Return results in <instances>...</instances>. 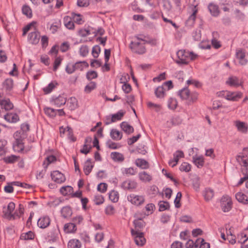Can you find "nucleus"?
Wrapping results in <instances>:
<instances>
[{"mask_svg":"<svg viewBox=\"0 0 248 248\" xmlns=\"http://www.w3.org/2000/svg\"><path fill=\"white\" fill-rule=\"evenodd\" d=\"M16 205L14 202H10L6 207L3 208V213L5 218L9 220H15L20 218L24 213V208L23 205L20 204L15 211Z\"/></svg>","mask_w":248,"mask_h":248,"instance_id":"f257e3e1","label":"nucleus"},{"mask_svg":"<svg viewBox=\"0 0 248 248\" xmlns=\"http://www.w3.org/2000/svg\"><path fill=\"white\" fill-rule=\"evenodd\" d=\"M35 22H31L27 25L24 28L23 32V35L24 36L29 31H33L29 34L28 40L31 44L33 45L37 44L39 42L40 37L39 32L35 31Z\"/></svg>","mask_w":248,"mask_h":248,"instance_id":"f03ea898","label":"nucleus"},{"mask_svg":"<svg viewBox=\"0 0 248 248\" xmlns=\"http://www.w3.org/2000/svg\"><path fill=\"white\" fill-rule=\"evenodd\" d=\"M177 56L178 60H176V62L178 64H187L190 61L195 60L198 57L197 54L184 50H179Z\"/></svg>","mask_w":248,"mask_h":248,"instance_id":"7ed1b4c3","label":"nucleus"},{"mask_svg":"<svg viewBox=\"0 0 248 248\" xmlns=\"http://www.w3.org/2000/svg\"><path fill=\"white\" fill-rule=\"evenodd\" d=\"M145 41L140 38H135L130 44V48L133 52L142 54L145 52Z\"/></svg>","mask_w":248,"mask_h":248,"instance_id":"20e7f679","label":"nucleus"},{"mask_svg":"<svg viewBox=\"0 0 248 248\" xmlns=\"http://www.w3.org/2000/svg\"><path fill=\"white\" fill-rule=\"evenodd\" d=\"M180 97L184 100H186L189 102H194L198 99V94L196 92L190 93L187 88L182 90L179 92Z\"/></svg>","mask_w":248,"mask_h":248,"instance_id":"39448f33","label":"nucleus"},{"mask_svg":"<svg viewBox=\"0 0 248 248\" xmlns=\"http://www.w3.org/2000/svg\"><path fill=\"white\" fill-rule=\"evenodd\" d=\"M217 94L218 96L223 97L231 101H236L242 96V93L241 92H231L227 91H223L217 93Z\"/></svg>","mask_w":248,"mask_h":248,"instance_id":"423d86ee","label":"nucleus"},{"mask_svg":"<svg viewBox=\"0 0 248 248\" xmlns=\"http://www.w3.org/2000/svg\"><path fill=\"white\" fill-rule=\"evenodd\" d=\"M232 202L231 197L228 195L223 196L220 200V207L224 212H229L232 208Z\"/></svg>","mask_w":248,"mask_h":248,"instance_id":"0eeeda50","label":"nucleus"},{"mask_svg":"<svg viewBox=\"0 0 248 248\" xmlns=\"http://www.w3.org/2000/svg\"><path fill=\"white\" fill-rule=\"evenodd\" d=\"M131 232L136 245L142 246L145 244L146 239L144 237L143 233L135 231L133 229H131Z\"/></svg>","mask_w":248,"mask_h":248,"instance_id":"6e6552de","label":"nucleus"},{"mask_svg":"<svg viewBox=\"0 0 248 248\" xmlns=\"http://www.w3.org/2000/svg\"><path fill=\"white\" fill-rule=\"evenodd\" d=\"M127 200L132 204L136 206H139L144 203L145 198L142 195L131 194L127 196Z\"/></svg>","mask_w":248,"mask_h":248,"instance_id":"1a4fd4ad","label":"nucleus"},{"mask_svg":"<svg viewBox=\"0 0 248 248\" xmlns=\"http://www.w3.org/2000/svg\"><path fill=\"white\" fill-rule=\"evenodd\" d=\"M50 176L52 180L57 184H62L66 180L64 175L59 170L51 171Z\"/></svg>","mask_w":248,"mask_h":248,"instance_id":"9d476101","label":"nucleus"},{"mask_svg":"<svg viewBox=\"0 0 248 248\" xmlns=\"http://www.w3.org/2000/svg\"><path fill=\"white\" fill-rule=\"evenodd\" d=\"M235 56L240 64L246 65L248 63V60L246 59V52L244 49H238L236 50Z\"/></svg>","mask_w":248,"mask_h":248,"instance_id":"9b49d317","label":"nucleus"},{"mask_svg":"<svg viewBox=\"0 0 248 248\" xmlns=\"http://www.w3.org/2000/svg\"><path fill=\"white\" fill-rule=\"evenodd\" d=\"M233 125L236 128L238 132L244 134L247 133L248 125L246 122L240 120H236L233 122Z\"/></svg>","mask_w":248,"mask_h":248,"instance_id":"f8f14e48","label":"nucleus"},{"mask_svg":"<svg viewBox=\"0 0 248 248\" xmlns=\"http://www.w3.org/2000/svg\"><path fill=\"white\" fill-rule=\"evenodd\" d=\"M122 187L125 189L133 190L137 187V183L133 180H127L123 182Z\"/></svg>","mask_w":248,"mask_h":248,"instance_id":"ddd939ff","label":"nucleus"},{"mask_svg":"<svg viewBox=\"0 0 248 248\" xmlns=\"http://www.w3.org/2000/svg\"><path fill=\"white\" fill-rule=\"evenodd\" d=\"M0 106L2 109H4L5 110H11L14 107L13 103L8 98L0 99Z\"/></svg>","mask_w":248,"mask_h":248,"instance_id":"4468645a","label":"nucleus"},{"mask_svg":"<svg viewBox=\"0 0 248 248\" xmlns=\"http://www.w3.org/2000/svg\"><path fill=\"white\" fill-rule=\"evenodd\" d=\"M66 98L64 95H59L52 100L51 101L52 104L55 105L57 107H60L62 105H64L66 102Z\"/></svg>","mask_w":248,"mask_h":248,"instance_id":"2eb2a0df","label":"nucleus"},{"mask_svg":"<svg viewBox=\"0 0 248 248\" xmlns=\"http://www.w3.org/2000/svg\"><path fill=\"white\" fill-rule=\"evenodd\" d=\"M138 176L140 180L143 183H149L153 179L152 176L145 171L140 172Z\"/></svg>","mask_w":248,"mask_h":248,"instance_id":"dca6fc26","label":"nucleus"},{"mask_svg":"<svg viewBox=\"0 0 248 248\" xmlns=\"http://www.w3.org/2000/svg\"><path fill=\"white\" fill-rule=\"evenodd\" d=\"M50 223V218L47 216H44L39 219L37 225L41 228H46L49 225Z\"/></svg>","mask_w":248,"mask_h":248,"instance_id":"f3484780","label":"nucleus"},{"mask_svg":"<svg viewBox=\"0 0 248 248\" xmlns=\"http://www.w3.org/2000/svg\"><path fill=\"white\" fill-rule=\"evenodd\" d=\"M4 119L8 122L15 123L19 120L18 115L16 113H8L4 116Z\"/></svg>","mask_w":248,"mask_h":248,"instance_id":"a211bd4d","label":"nucleus"},{"mask_svg":"<svg viewBox=\"0 0 248 248\" xmlns=\"http://www.w3.org/2000/svg\"><path fill=\"white\" fill-rule=\"evenodd\" d=\"M242 81L236 77L232 76L228 78L226 84L231 86L238 87L241 85Z\"/></svg>","mask_w":248,"mask_h":248,"instance_id":"6ab92c4d","label":"nucleus"},{"mask_svg":"<svg viewBox=\"0 0 248 248\" xmlns=\"http://www.w3.org/2000/svg\"><path fill=\"white\" fill-rule=\"evenodd\" d=\"M194 164L198 168H202L204 164V158L202 155H196L192 157Z\"/></svg>","mask_w":248,"mask_h":248,"instance_id":"aec40b11","label":"nucleus"},{"mask_svg":"<svg viewBox=\"0 0 248 248\" xmlns=\"http://www.w3.org/2000/svg\"><path fill=\"white\" fill-rule=\"evenodd\" d=\"M64 26L69 30H73L75 28V25L71 16H65L63 19Z\"/></svg>","mask_w":248,"mask_h":248,"instance_id":"412c9836","label":"nucleus"},{"mask_svg":"<svg viewBox=\"0 0 248 248\" xmlns=\"http://www.w3.org/2000/svg\"><path fill=\"white\" fill-rule=\"evenodd\" d=\"M67 106L69 109L73 110L78 107V102L77 99L74 97L69 98L67 101Z\"/></svg>","mask_w":248,"mask_h":248,"instance_id":"4be33fe9","label":"nucleus"},{"mask_svg":"<svg viewBox=\"0 0 248 248\" xmlns=\"http://www.w3.org/2000/svg\"><path fill=\"white\" fill-rule=\"evenodd\" d=\"M125 112L123 110H120L117 113L112 114L109 122H107L106 124H108L111 123L116 122V121L121 120L123 117Z\"/></svg>","mask_w":248,"mask_h":248,"instance_id":"5701e85b","label":"nucleus"},{"mask_svg":"<svg viewBox=\"0 0 248 248\" xmlns=\"http://www.w3.org/2000/svg\"><path fill=\"white\" fill-rule=\"evenodd\" d=\"M13 149L16 152H21L24 149L23 140L21 139H16L13 143Z\"/></svg>","mask_w":248,"mask_h":248,"instance_id":"b1692460","label":"nucleus"},{"mask_svg":"<svg viewBox=\"0 0 248 248\" xmlns=\"http://www.w3.org/2000/svg\"><path fill=\"white\" fill-rule=\"evenodd\" d=\"M235 198L239 202L244 204H248V197L242 192H237L235 194Z\"/></svg>","mask_w":248,"mask_h":248,"instance_id":"393cba45","label":"nucleus"},{"mask_svg":"<svg viewBox=\"0 0 248 248\" xmlns=\"http://www.w3.org/2000/svg\"><path fill=\"white\" fill-rule=\"evenodd\" d=\"M202 195L206 201H209L214 197V192L210 188H206L203 191Z\"/></svg>","mask_w":248,"mask_h":248,"instance_id":"a878e982","label":"nucleus"},{"mask_svg":"<svg viewBox=\"0 0 248 248\" xmlns=\"http://www.w3.org/2000/svg\"><path fill=\"white\" fill-rule=\"evenodd\" d=\"M56 160V157L53 155L47 156L43 164V167L45 169H46L48 166L51 163H54Z\"/></svg>","mask_w":248,"mask_h":248,"instance_id":"bb28decb","label":"nucleus"},{"mask_svg":"<svg viewBox=\"0 0 248 248\" xmlns=\"http://www.w3.org/2000/svg\"><path fill=\"white\" fill-rule=\"evenodd\" d=\"M112 159L115 162H123L124 159V155L119 152H112L110 154Z\"/></svg>","mask_w":248,"mask_h":248,"instance_id":"cd10ccee","label":"nucleus"},{"mask_svg":"<svg viewBox=\"0 0 248 248\" xmlns=\"http://www.w3.org/2000/svg\"><path fill=\"white\" fill-rule=\"evenodd\" d=\"M81 242L77 239H72L69 241L67 247L68 248H80L81 247Z\"/></svg>","mask_w":248,"mask_h":248,"instance_id":"c85d7f7f","label":"nucleus"},{"mask_svg":"<svg viewBox=\"0 0 248 248\" xmlns=\"http://www.w3.org/2000/svg\"><path fill=\"white\" fill-rule=\"evenodd\" d=\"M121 172L124 175L126 176L134 175L136 174V169L133 167L123 168L121 169Z\"/></svg>","mask_w":248,"mask_h":248,"instance_id":"c756f323","label":"nucleus"},{"mask_svg":"<svg viewBox=\"0 0 248 248\" xmlns=\"http://www.w3.org/2000/svg\"><path fill=\"white\" fill-rule=\"evenodd\" d=\"M135 164L142 169H146L149 167L148 162L143 159H137L135 161Z\"/></svg>","mask_w":248,"mask_h":248,"instance_id":"7c9ffc66","label":"nucleus"},{"mask_svg":"<svg viewBox=\"0 0 248 248\" xmlns=\"http://www.w3.org/2000/svg\"><path fill=\"white\" fill-rule=\"evenodd\" d=\"M208 9L212 16H217L219 14L218 7L216 4L210 3L208 5Z\"/></svg>","mask_w":248,"mask_h":248,"instance_id":"2f4dec72","label":"nucleus"},{"mask_svg":"<svg viewBox=\"0 0 248 248\" xmlns=\"http://www.w3.org/2000/svg\"><path fill=\"white\" fill-rule=\"evenodd\" d=\"M76 230L77 227L74 223H69L64 225V231L66 233L75 232Z\"/></svg>","mask_w":248,"mask_h":248,"instance_id":"473e14b6","label":"nucleus"},{"mask_svg":"<svg viewBox=\"0 0 248 248\" xmlns=\"http://www.w3.org/2000/svg\"><path fill=\"white\" fill-rule=\"evenodd\" d=\"M91 140H92L91 138H89V139H87L86 140V142H85L82 149H81L80 150V152L84 154H87L90 152V151L92 148L91 145L90 144V143L91 142Z\"/></svg>","mask_w":248,"mask_h":248,"instance_id":"72a5a7b5","label":"nucleus"},{"mask_svg":"<svg viewBox=\"0 0 248 248\" xmlns=\"http://www.w3.org/2000/svg\"><path fill=\"white\" fill-rule=\"evenodd\" d=\"M110 136L114 140H119L122 139L123 134L117 129H113L111 131Z\"/></svg>","mask_w":248,"mask_h":248,"instance_id":"f704fd0d","label":"nucleus"},{"mask_svg":"<svg viewBox=\"0 0 248 248\" xmlns=\"http://www.w3.org/2000/svg\"><path fill=\"white\" fill-rule=\"evenodd\" d=\"M76 70L82 71L89 67V64L85 61L78 62L75 63Z\"/></svg>","mask_w":248,"mask_h":248,"instance_id":"c9c22d12","label":"nucleus"},{"mask_svg":"<svg viewBox=\"0 0 248 248\" xmlns=\"http://www.w3.org/2000/svg\"><path fill=\"white\" fill-rule=\"evenodd\" d=\"M58 84L56 81H52L50 82L47 86L43 88V91L46 94L50 93L53 89L56 87Z\"/></svg>","mask_w":248,"mask_h":248,"instance_id":"e433bc0d","label":"nucleus"},{"mask_svg":"<svg viewBox=\"0 0 248 248\" xmlns=\"http://www.w3.org/2000/svg\"><path fill=\"white\" fill-rule=\"evenodd\" d=\"M121 127L123 130L127 134H130L134 131L133 127L126 122H123L121 124Z\"/></svg>","mask_w":248,"mask_h":248,"instance_id":"4c0bfd02","label":"nucleus"},{"mask_svg":"<svg viewBox=\"0 0 248 248\" xmlns=\"http://www.w3.org/2000/svg\"><path fill=\"white\" fill-rule=\"evenodd\" d=\"M73 20L78 24H82L84 22L82 16L80 14L72 13L71 16Z\"/></svg>","mask_w":248,"mask_h":248,"instance_id":"58836bf2","label":"nucleus"},{"mask_svg":"<svg viewBox=\"0 0 248 248\" xmlns=\"http://www.w3.org/2000/svg\"><path fill=\"white\" fill-rule=\"evenodd\" d=\"M155 93L157 98H164L165 95V90L163 86L158 87L155 89Z\"/></svg>","mask_w":248,"mask_h":248,"instance_id":"ea45409f","label":"nucleus"},{"mask_svg":"<svg viewBox=\"0 0 248 248\" xmlns=\"http://www.w3.org/2000/svg\"><path fill=\"white\" fill-rule=\"evenodd\" d=\"M19 156L15 155H11L9 156H6L3 158V161L6 163H14L18 161Z\"/></svg>","mask_w":248,"mask_h":248,"instance_id":"a19ab883","label":"nucleus"},{"mask_svg":"<svg viewBox=\"0 0 248 248\" xmlns=\"http://www.w3.org/2000/svg\"><path fill=\"white\" fill-rule=\"evenodd\" d=\"M109 198L113 202H116L119 199V194L117 191L111 190L109 194Z\"/></svg>","mask_w":248,"mask_h":248,"instance_id":"79ce46f5","label":"nucleus"},{"mask_svg":"<svg viewBox=\"0 0 248 248\" xmlns=\"http://www.w3.org/2000/svg\"><path fill=\"white\" fill-rule=\"evenodd\" d=\"M79 54L83 57H86L89 52V48L86 45H82L79 48Z\"/></svg>","mask_w":248,"mask_h":248,"instance_id":"37998d69","label":"nucleus"},{"mask_svg":"<svg viewBox=\"0 0 248 248\" xmlns=\"http://www.w3.org/2000/svg\"><path fill=\"white\" fill-rule=\"evenodd\" d=\"M178 106V102L177 100L173 97H170L168 99V107L170 109L174 110Z\"/></svg>","mask_w":248,"mask_h":248,"instance_id":"c03bdc74","label":"nucleus"},{"mask_svg":"<svg viewBox=\"0 0 248 248\" xmlns=\"http://www.w3.org/2000/svg\"><path fill=\"white\" fill-rule=\"evenodd\" d=\"M34 238V234L31 231H29L27 232L22 233L20 236L22 240H32Z\"/></svg>","mask_w":248,"mask_h":248,"instance_id":"a18cd8bd","label":"nucleus"},{"mask_svg":"<svg viewBox=\"0 0 248 248\" xmlns=\"http://www.w3.org/2000/svg\"><path fill=\"white\" fill-rule=\"evenodd\" d=\"M242 172L244 175L248 176V158H243L242 160Z\"/></svg>","mask_w":248,"mask_h":248,"instance_id":"49530a36","label":"nucleus"},{"mask_svg":"<svg viewBox=\"0 0 248 248\" xmlns=\"http://www.w3.org/2000/svg\"><path fill=\"white\" fill-rule=\"evenodd\" d=\"M93 165L90 160H87L85 163L84 167V172L86 175L91 172L93 168Z\"/></svg>","mask_w":248,"mask_h":248,"instance_id":"de8ad7c7","label":"nucleus"},{"mask_svg":"<svg viewBox=\"0 0 248 248\" xmlns=\"http://www.w3.org/2000/svg\"><path fill=\"white\" fill-rule=\"evenodd\" d=\"M120 80L121 83H124L122 87L123 91L126 93H129L132 90L131 85L125 82V80L123 79V77L121 78Z\"/></svg>","mask_w":248,"mask_h":248,"instance_id":"09e8293b","label":"nucleus"},{"mask_svg":"<svg viewBox=\"0 0 248 248\" xmlns=\"http://www.w3.org/2000/svg\"><path fill=\"white\" fill-rule=\"evenodd\" d=\"M61 214L65 218L70 217L72 214V210L69 207H64L61 210Z\"/></svg>","mask_w":248,"mask_h":248,"instance_id":"8fccbe9b","label":"nucleus"},{"mask_svg":"<svg viewBox=\"0 0 248 248\" xmlns=\"http://www.w3.org/2000/svg\"><path fill=\"white\" fill-rule=\"evenodd\" d=\"M93 202L96 205L101 204L104 202V198L100 194H96L94 196Z\"/></svg>","mask_w":248,"mask_h":248,"instance_id":"3c124183","label":"nucleus"},{"mask_svg":"<svg viewBox=\"0 0 248 248\" xmlns=\"http://www.w3.org/2000/svg\"><path fill=\"white\" fill-rule=\"evenodd\" d=\"M96 83L94 82H91L87 85L84 88V92L86 93H91L96 88Z\"/></svg>","mask_w":248,"mask_h":248,"instance_id":"603ef678","label":"nucleus"},{"mask_svg":"<svg viewBox=\"0 0 248 248\" xmlns=\"http://www.w3.org/2000/svg\"><path fill=\"white\" fill-rule=\"evenodd\" d=\"M199 246L198 239H197L195 242L191 239L187 241L186 244V248H197Z\"/></svg>","mask_w":248,"mask_h":248,"instance_id":"864d4df0","label":"nucleus"},{"mask_svg":"<svg viewBox=\"0 0 248 248\" xmlns=\"http://www.w3.org/2000/svg\"><path fill=\"white\" fill-rule=\"evenodd\" d=\"M3 87L7 90H11L13 87V80L12 79H7L3 83Z\"/></svg>","mask_w":248,"mask_h":248,"instance_id":"5fc2aeb1","label":"nucleus"},{"mask_svg":"<svg viewBox=\"0 0 248 248\" xmlns=\"http://www.w3.org/2000/svg\"><path fill=\"white\" fill-rule=\"evenodd\" d=\"M180 170L181 171L188 172L191 170V165L187 162H183L180 166Z\"/></svg>","mask_w":248,"mask_h":248,"instance_id":"6e6d98bb","label":"nucleus"},{"mask_svg":"<svg viewBox=\"0 0 248 248\" xmlns=\"http://www.w3.org/2000/svg\"><path fill=\"white\" fill-rule=\"evenodd\" d=\"M44 111L47 115L51 117H53L56 115V110L50 108H45Z\"/></svg>","mask_w":248,"mask_h":248,"instance_id":"4d7b16f0","label":"nucleus"},{"mask_svg":"<svg viewBox=\"0 0 248 248\" xmlns=\"http://www.w3.org/2000/svg\"><path fill=\"white\" fill-rule=\"evenodd\" d=\"M101 51L100 47L99 46H94L92 50V54L94 58H97Z\"/></svg>","mask_w":248,"mask_h":248,"instance_id":"13d9d810","label":"nucleus"},{"mask_svg":"<svg viewBox=\"0 0 248 248\" xmlns=\"http://www.w3.org/2000/svg\"><path fill=\"white\" fill-rule=\"evenodd\" d=\"M184 157V154L182 151H177L173 154V159L175 160V162L179 161L181 158Z\"/></svg>","mask_w":248,"mask_h":248,"instance_id":"bf43d9fd","label":"nucleus"},{"mask_svg":"<svg viewBox=\"0 0 248 248\" xmlns=\"http://www.w3.org/2000/svg\"><path fill=\"white\" fill-rule=\"evenodd\" d=\"M155 209V206L153 203L147 204L145 206L146 214L147 215H151L153 213V211Z\"/></svg>","mask_w":248,"mask_h":248,"instance_id":"052dcab7","label":"nucleus"},{"mask_svg":"<svg viewBox=\"0 0 248 248\" xmlns=\"http://www.w3.org/2000/svg\"><path fill=\"white\" fill-rule=\"evenodd\" d=\"M72 187L70 186H66L62 187L60 191L62 194L63 195H66L70 194L72 191Z\"/></svg>","mask_w":248,"mask_h":248,"instance_id":"680f3d73","label":"nucleus"},{"mask_svg":"<svg viewBox=\"0 0 248 248\" xmlns=\"http://www.w3.org/2000/svg\"><path fill=\"white\" fill-rule=\"evenodd\" d=\"M22 13L29 17H31L32 16L31 10L28 6L25 5L22 8Z\"/></svg>","mask_w":248,"mask_h":248,"instance_id":"e2e57ef3","label":"nucleus"},{"mask_svg":"<svg viewBox=\"0 0 248 248\" xmlns=\"http://www.w3.org/2000/svg\"><path fill=\"white\" fill-rule=\"evenodd\" d=\"M87 78L88 80H92L97 77V73L94 71H90L87 73Z\"/></svg>","mask_w":248,"mask_h":248,"instance_id":"0e129e2a","label":"nucleus"},{"mask_svg":"<svg viewBox=\"0 0 248 248\" xmlns=\"http://www.w3.org/2000/svg\"><path fill=\"white\" fill-rule=\"evenodd\" d=\"M182 197V194L180 192L177 193L175 199L174 200L175 206L177 208H179L181 206L180 201Z\"/></svg>","mask_w":248,"mask_h":248,"instance_id":"69168bd1","label":"nucleus"},{"mask_svg":"<svg viewBox=\"0 0 248 248\" xmlns=\"http://www.w3.org/2000/svg\"><path fill=\"white\" fill-rule=\"evenodd\" d=\"M147 106L149 108H153L156 111L160 110L161 108V105L157 104H155L150 102L147 103Z\"/></svg>","mask_w":248,"mask_h":248,"instance_id":"338daca9","label":"nucleus"},{"mask_svg":"<svg viewBox=\"0 0 248 248\" xmlns=\"http://www.w3.org/2000/svg\"><path fill=\"white\" fill-rule=\"evenodd\" d=\"M198 241L199 245H200L199 248H210V244L205 242L203 239L199 238Z\"/></svg>","mask_w":248,"mask_h":248,"instance_id":"774afa93","label":"nucleus"}]
</instances>
